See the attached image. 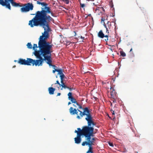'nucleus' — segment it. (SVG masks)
Wrapping results in <instances>:
<instances>
[{
  "label": "nucleus",
  "instance_id": "4c0bfd02",
  "mask_svg": "<svg viewBox=\"0 0 153 153\" xmlns=\"http://www.w3.org/2000/svg\"><path fill=\"white\" fill-rule=\"evenodd\" d=\"M71 104V102H68V105H69Z\"/></svg>",
  "mask_w": 153,
  "mask_h": 153
},
{
  "label": "nucleus",
  "instance_id": "f03ea898",
  "mask_svg": "<svg viewBox=\"0 0 153 153\" xmlns=\"http://www.w3.org/2000/svg\"><path fill=\"white\" fill-rule=\"evenodd\" d=\"M83 111L82 112L80 110L78 111L80 112L79 116L77 115L76 118L78 119H80L83 116H86L85 120L87 121L88 126H84L82 127L81 129L80 128H78V131L75 130L74 132L76 133L77 134L78 133L82 135H83L88 128L90 127L91 125L93 126L95 125V124L92 120V117L91 114V112L89 111L88 107H85L83 109Z\"/></svg>",
  "mask_w": 153,
  "mask_h": 153
},
{
  "label": "nucleus",
  "instance_id": "f3484780",
  "mask_svg": "<svg viewBox=\"0 0 153 153\" xmlns=\"http://www.w3.org/2000/svg\"><path fill=\"white\" fill-rule=\"evenodd\" d=\"M60 78L61 81H63V79L65 77V75L64 74L62 73L60 75Z\"/></svg>",
  "mask_w": 153,
  "mask_h": 153
},
{
  "label": "nucleus",
  "instance_id": "37998d69",
  "mask_svg": "<svg viewBox=\"0 0 153 153\" xmlns=\"http://www.w3.org/2000/svg\"><path fill=\"white\" fill-rule=\"evenodd\" d=\"M112 105V103H111V105Z\"/></svg>",
  "mask_w": 153,
  "mask_h": 153
},
{
  "label": "nucleus",
  "instance_id": "2f4dec72",
  "mask_svg": "<svg viewBox=\"0 0 153 153\" xmlns=\"http://www.w3.org/2000/svg\"><path fill=\"white\" fill-rule=\"evenodd\" d=\"M111 112L112 113V115L114 114V111L113 110H111Z\"/></svg>",
  "mask_w": 153,
  "mask_h": 153
},
{
  "label": "nucleus",
  "instance_id": "6ab92c4d",
  "mask_svg": "<svg viewBox=\"0 0 153 153\" xmlns=\"http://www.w3.org/2000/svg\"><path fill=\"white\" fill-rule=\"evenodd\" d=\"M39 48V46H37V45L36 44H34L33 47H32V48L33 50H34V52L35 51H38V50H37L35 49L36 48ZM40 50V49H39V51Z\"/></svg>",
  "mask_w": 153,
  "mask_h": 153
},
{
  "label": "nucleus",
  "instance_id": "9d476101",
  "mask_svg": "<svg viewBox=\"0 0 153 153\" xmlns=\"http://www.w3.org/2000/svg\"><path fill=\"white\" fill-rule=\"evenodd\" d=\"M55 90V89L52 87H49L48 89L49 94L51 95L54 94Z\"/></svg>",
  "mask_w": 153,
  "mask_h": 153
},
{
  "label": "nucleus",
  "instance_id": "72a5a7b5",
  "mask_svg": "<svg viewBox=\"0 0 153 153\" xmlns=\"http://www.w3.org/2000/svg\"><path fill=\"white\" fill-rule=\"evenodd\" d=\"M78 37L82 39H83L84 38V37H83L81 36H79Z\"/></svg>",
  "mask_w": 153,
  "mask_h": 153
},
{
  "label": "nucleus",
  "instance_id": "dca6fc26",
  "mask_svg": "<svg viewBox=\"0 0 153 153\" xmlns=\"http://www.w3.org/2000/svg\"><path fill=\"white\" fill-rule=\"evenodd\" d=\"M72 93L70 92L68 93V99L70 100H71V99H72L73 98V97L72 96Z\"/></svg>",
  "mask_w": 153,
  "mask_h": 153
},
{
  "label": "nucleus",
  "instance_id": "c756f323",
  "mask_svg": "<svg viewBox=\"0 0 153 153\" xmlns=\"http://www.w3.org/2000/svg\"><path fill=\"white\" fill-rule=\"evenodd\" d=\"M68 88V89H69L70 91H72L73 89V88H70L69 87L67 86V88Z\"/></svg>",
  "mask_w": 153,
  "mask_h": 153
},
{
  "label": "nucleus",
  "instance_id": "9b49d317",
  "mask_svg": "<svg viewBox=\"0 0 153 153\" xmlns=\"http://www.w3.org/2000/svg\"><path fill=\"white\" fill-rule=\"evenodd\" d=\"M97 35L99 37L101 38H103L105 36L104 35V34L103 33L102 30H100L99 31L97 34Z\"/></svg>",
  "mask_w": 153,
  "mask_h": 153
},
{
  "label": "nucleus",
  "instance_id": "e433bc0d",
  "mask_svg": "<svg viewBox=\"0 0 153 153\" xmlns=\"http://www.w3.org/2000/svg\"><path fill=\"white\" fill-rule=\"evenodd\" d=\"M112 23L113 24V25H115V23H114V22H112Z\"/></svg>",
  "mask_w": 153,
  "mask_h": 153
},
{
  "label": "nucleus",
  "instance_id": "c03bdc74",
  "mask_svg": "<svg viewBox=\"0 0 153 153\" xmlns=\"http://www.w3.org/2000/svg\"><path fill=\"white\" fill-rule=\"evenodd\" d=\"M106 20H107V19H106Z\"/></svg>",
  "mask_w": 153,
  "mask_h": 153
},
{
  "label": "nucleus",
  "instance_id": "f8f14e48",
  "mask_svg": "<svg viewBox=\"0 0 153 153\" xmlns=\"http://www.w3.org/2000/svg\"><path fill=\"white\" fill-rule=\"evenodd\" d=\"M61 84H60L59 85L60 86H62V88H64L65 89L66 88H67V86H66L65 85L63 81H61Z\"/></svg>",
  "mask_w": 153,
  "mask_h": 153
},
{
  "label": "nucleus",
  "instance_id": "473e14b6",
  "mask_svg": "<svg viewBox=\"0 0 153 153\" xmlns=\"http://www.w3.org/2000/svg\"><path fill=\"white\" fill-rule=\"evenodd\" d=\"M116 99H114L113 100H112L113 101V103H115L116 102Z\"/></svg>",
  "mask_w": 153,
  "mask_h": 153
},
{
  "label": "nucleus",
  "instance_id": "ea45409f",
  "mask_svg": "<svg viewBox=\"0 0 153 153\" xmlns=\"http://www.w3.org/2000/svg\"><path fill=\"white\" fill-rule=\"evenodd\" d=\"M78 1H79V3H81V0H78Z\"/></svg>",
  "mask_w": 153,
  "mask_h": 153
},
{
  "label": "nucleus",
  "instance_id": "412c9836",
  "mask_svg": "<svg viewBox=\"0 0 153 153\" xmlns=\"http://www.w3.org/2000/svg\"><path fill=\"white\" fill-rule=\"evenodd\" d=\"M27 47L29 49H31L32 48V45L30 42L27 43Z\"/></svg>",
  "mask_w": 153,
  "mask_h": 153
},
{
  "label": "nucleus",
  "instance_id": "a878e982",
  "mask_svg": "<svg viewBox=\"0 0 153 153\" xmlns=\"http://www.w3.org/2000/svg\"><path fill=\"white\" fill-rule=\"evenodd\" d=\"M80 7L82 8H84L85 6V5L84 4H82L81 3H80Z\"/></svg>",
  "mask_w": 153,
  "mask_h": 153
},
{
  "label": "nucleus",
  "instance_id": "f257e3e1",
  "mask_svg": "<svg viewBox=\"0 0 153 153\" xmlns=\"http://www.w3.org/2000/svg\"><path fill=\"white\" fill-rule=\"evenodd\" d=\"M37 4L42 6L41 10L36 11L35 16L29 22L28 25L31 27L39 26L42 27L44 30L42 35L40 36L39 39V47L40 50L35 51L34 54L36 58L39 59L33 60L31 58H27V60L19 59L18 63L21 65L36 66H42L43 61L42 54L44 55V49L46 42V39L49 37V32L51 31L49 23L51 22H53L54 19L48 15L51 14L52 16L55 17V14L51 10L50 8L48 7V4L45 2H36Z\"/></svg>",
  "mask_w": 153,
  "mask_h": 153
},
{
  "label": "nucleus",
  "instance_id": "c85d7f7f",
  "mask_svg": "<svg viewBox=\"0 0 153 153\" xmlns=\"http://www.w3.org/2000/svg\"><path fill=\"white\" fill-rule=\"evenodd\" d=\"M108 143L110 146H112V147H113L114 146V145H113L112 143H111L110 142H109Z\"/></svg>",
  "mask_w": 153,
  "mask_h": 153
},
{
  "label": "nucleus",
  "instance_id": "2eb2a0df",
  "mask_svg": "<svg viewBox=\"0 0 153 153\" xmlns=\"http://www.w3.org/2000/svg\"><path fill=\"white\" fill-rule=\"evenodd\" d=\"M97 138L95 137H93L91 140L90 141H89L90 143H91L90 145H94V141L96 140V139Z\"/></svg>",
  "mask_w": 153,
  "mask_h": 153
},
{
  "label": "nucleus",
  "instance_id": "393cba45",
  "mask_svg": "<svg viewBox=\"0 0 153 153\" xmlns=\"http://www.w3.org/2000/svg\"><path fill=\"white\" fill-rule=\"evenodd\" d=\"M111 98H112L113 99H117V95H111Z\"/></svg>",
  "mask_w": 153,
  "mask_h": 153
},
{
  "label": "nucleus",
  "instance_id": "7c9ffc66",
  "mask_svg": "<svg viewBox=\"0 0 153 153\" xmlns=\"http://www.w3.org/2000/svg\"><path fill=\"white\" fill-rule=\"evenodd\" d=\"M55 84H58V85H60V83L59 82V81L58 80H57L56 81V82L55 83Z\"/></svg>",
  "mask_w": 153,
  "mask_h": 153
},
{
  "label": "nucleus",
  "instance_id": "58836bf2",
  "mask_svg": "<svg viewBox=\"0 0 153 153\" xmlns=\"http://www.w3.org/2000/svg\"><path fill=\"white\" fill-rule=\"evenodd\" d=\"M132 50V48H131V49L130 50V52Z\"/></svg>",
  "mask_w": 153,
  "mask_h": 153
},
{
  "label": "nucleus",
  "instance_id": "20e7f679",
  "mask_svg": "<svg viewBox=\"0 0 153 153\" xmlns=\"http://www.w3.org/2000/svg\"><path fill=\"white\" fill-rule=\"evenodd\" d=\"M10 3L12 6L14 7H22V3H17L14 1V0H0V4L3 6H4L6 8L11 10Z\"/></svg>",
  "mask_w": 153,
  "mask_h": 153
},
{
  "label": "nucleus",
  "instance_id": "5701e85b",
  "mask_svg": "<svg viewBox=\"0 0 153 153\" xmlns=\"http://www.w3.org/2000/svg\"><path fill=\"white\" fill-rule=\"evenodd\" d=\"M120 55L121 56H122L123 57H124V56H126V54L123 51H120Z\"/></svg>",
  "mask_w": 153,
  "mask_h": 153
},
{
  "label": "nucleus",
  "instance_id": "ddd939ff",
  "mask_svg": "<svg viewBox=\"0 0 153 153\" xmlns=\"http://www.w3.org/2000/svg\"><path fill=\"white\" fill-rule=\"evenodd\" d=\"M89 146V148L87 152L86 153H93V152L92 151V145H88Z\"/></svg>",
  "mask_w": 153,
  "mask_h": 153
},
{
  "label": "nucleus",
  "instance_id": "a211bd4d",
  "mask_svg": "<svg viewBox=\"0 0 153 153\" xmlns=\"http://www.w3.org/2000/svg\"><path fill=\"white\" fill-rule=\"evenodd\" d=\"M117 93L115 90L112 89V90L111 92V95H117Z\"/></svg>",
  "mask_w": 153,
  "mask_h": 153
},
{
  "label": "nucleus",
  "instance_id": "b1692460",
  "mask_svg": "<svg viewBox=\"0 0 153 153\" xmlns=\"http://www.w3.org/2000/svg\"><path fill=\"white\" fill-rule=\"evenodd\" d=\"M104 37L105 38V41L107 42V41L108 40V35H105Z\"/></svg>",
  "mask_w": 153,
  "mask_h": 153
},
{
  "label": "nucleus",
  "instance_id": "423d86ee",
  "mask_svg": "<svg viewBox=\"0 0 153 153\" xmlns=\"http://www.w3.org/2000/svg\"><path fill=\"white\" fill-rule=\"evenodd\" d=\"M95 133L94 132V128L91 126L83 135L86 138L88 142L91 141V137H93Z\"/></svg>",
  "mask_w": 153,
  "mask_h": 153
},
{
  "label": "nucleus",
  "instance_id": "c9c22d12",
  "mask_svg": "<svg viewBox=\"0 0 153 153\" xmlns=\"http://www.w3.org/2000/svg\"><path fill=\"white\" fill-rule=\"evenodd\" d=\"M115 119V117H113V119H112V120L114 121Z\"/></svg>",
  "mask_w": 153,
  "mask_h": 153
},
{
  "label": "nucleus",
  "instance_id": "79ce46f5",
  "mask_svg": "<svg viewBox=\"0 0 153 153\" xmlns=\"http://www.w3.org/2000/svg\"><path fill=\"white\" fill-rule=\"evenodd\" d=\"M16 61H16V60H15V61H14V62H16Z\"/></svg>",
  "mask_w": 153,
  "mask_h": 153
},
{
  "label": "nucleus",
  "instance_id": "a19ab883",
  "mask_svg": "<svg viewBox=\"0 0 153 153\" xmlns=\"http://www.w3.org/2000/svg\"><path fill=\"white\" fill-rule=\"evenodd\" d=\"M73 105L74 106V107H76L75 105H74V104H73Z\"/></svg>",
  "mask_w": 153,
  "mask_h": 153
},
{
  "label": "nucleus",
  "instance_id": "4468645a",
  "mask_svg": "<svg viewBox=\"0 0 153 153\" xmlns=\"http://www.w3.org/2000/svg\"><path fill=\"white\" fill-rule=\"evenodd\" d=\"M90 144H91V143H90L89 142L85 141L82 143V146H84L85 145H90Z\"/></svg>",
  "mask_w": 153,
  "mask_h": 153
},
{
  "label": "nucleus",
  "instance_id": "7ed1b4c3",
  "mask_svg": "<svg viewBox=\"0 0 153 153\" xmlns=\"http://www.w3.org/2000/svg\"><path fill=\"white\" fill-rule=\"evenodd\" d=\"M52 45H51V43L48 42L46 41L45 44L44 49V51L45 52V55H43L42 54V56L44 57L42 58L43 61L42 63L44 61H45L46 63L48 64L49 66H52L53 67L54 70H53V73H55L56 71H57V69L55 68H56V66L52 64V60L51 57V53L52 52Z\"/></svg>",
  "mask_w": 153,
  "mask_h": 153
},
{
  "label": "nucleus",
  "instance_id": "cd10ccee",
  "mask_svg": "<svg viewBox=\"0 0 153 153\" xmlns=\"http://www.w3.org/2000/svg\"><path fill=\"white\" fill-rule=\"evenodd\" d=\"M62 1L66 4H68L69 3L68 0H62Z\"/></svg>",
  "mask_w": 153,
  "mask_h": 153
},
{
  "label": "nucleus",
  "instance_id": "6e6552de",
  "mask_svg": "<svg viewBox=\"0 0 153 153\" xmlns=\"http://www.w3.org/2000/svg\"><path fill=\"white\" fill-rule=\"evenodd\" d=\"M80 134L78 133L77 134V137L74 138L75 143L77 144H79L81 141V136H82Z\"/></svg>",
  "mask_w": 153,
  "mask_h": 153
},
{
  "label": "nucleus",
  "instance_id": "f704fd0d",
  "mask_svg": "<svg viewBox=\"0 0 153 153\" xmlns=\"http://www.w3.org/2000/svg\"><path fill=\"white\" fill-rule=\"evenodd\" d=\"M61 94L60 93H58L57 96H60Z\"/></svg>",
  "mask_w": 153,
  "mask_h": 153
},
{
  "label": "nucleus",
  "instance_id": "4be33fe9",
  "mask_svg": "<svg viewBox=\"0 0 153 153\" xmlns=\"http://www.w3.org/2000/svg\"><path fill=\"white\" fill-rule=\"evenodd\" d=\"M56 72H58V74H59V75L63 73L62 70L61 69H57Z\"/></svg>",
  "mask_w": 153,
  "mask_h": 153
},
{
  "label": "nucleus",
  "instance_id": "39448f33",
  "mask_svg": "<svg viewBox=\"0 0 153 153\" xmlns=\"http://www.w3.org/2000/svg\"><path fill=\"white\" fill-rule=\"evenodd\" d=\"M33 5L32 3L29 2L26 4H22L20 11L22 13H26L33 9Z\"/></svg>",
  "mask_w": 153,
  "mask_h": 153
},
{
  "label": "nucleus",
  "instance_id": "aec40b11",
  "mask_svg": "<svg viewBox=\"0 0 153 153\" xmlns=\"http://www.w3.org/2000/svg\"><path fill=\"white\" fill-rule=\"evenodd\" d=\"M70 100L71 101L72 103H76H76H78L77 102L76 99H75L74 97L72 99H71Z\"/></svg>",
  "mask_w": 153,
  "mask_h": 153
},
{
  "label": "nucleus",
  "instance_id": "bb28decb",
  "mask_svg": "<svg viewBox=\"0 0 153 153\" xmlns=\"http://www.w3.org/2000/svg\"><path fill=\"white\" fill-rule=\"evenodd\" d=\"M76 104L79 106V109H83L81 105L79 104L78 103H76Z\"/></svg>",
  "mask_w": 153,
  "mask_h": 153
},
{
  "label": "nucleus",
  "instance_id": "1a4fd4ad",
  "mask_svg": "<svg viewBox=\"0 0 153 153\" xmlns=\"http://www.w3.org/2000/svg\"><path fill=\"white\" fill-rule=\"evenodd\" d=\"M78 110H79L78 109ZM77 111H78V109L77 110L76 108H74L72 107H71L69 109V112L71 115H74L75 114L77 115L78 113Z\"/></svg>",
  "mask_w": 153,
  "mask_h": 153
},
{
  "label": "nucleus",
  "instance_id": "0eeeda50",
  "mask_svg": "<svg viewBox=\"0 0 153 153\" xmlns=\"http://www.w3.org/2000/svg\"><path fill=\"white\" fill-rule=\"evenodd\" d=\"M105 20V19L102 17L101 19V23L106 28V32L108 33V30H111L113 28V26L111 23L109 21H108L107 24H105L104 22Z\"/></svg>",
  "mask_w": 153,
  "mask_h": 153
}]
</instances>
